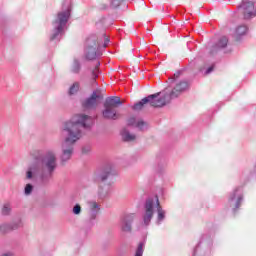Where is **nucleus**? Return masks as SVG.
<instances>
[{
	"label": "nucleus",
	"instance_id": "obj_29",
	"mask_svg": "<svg viewBox=\"0 0 256 256\" xmlns=\"http://www.w3.org/2000/svg\"><path fill=\"white\" fill-rule=\"evenodd\" d=\"M143 243H140L135 251L134 256H143Z\"/></svg>",
	"mask_w": 256,
	"mask_h": 256
},
{
	"label": "nucleus",
	"instance_id": "obj_30",
	"mask_svg": "<svg viewBox=\"0 0 256 256\" xmlns=\"http://www.w3.org/2000/svg\"><path fill=\"white\" fill-rule=\"evenodd\" d=\"M100 63L98 62L96 65V68L92 71V77L93 79H97V77H99L98 73H99V69H97V67H99Z\"/></svg>",
	"mask_w": 256,
	"mask_h": 256
},
{
	"label": "nucleus",
	"instance_id": "obj_3",
	"mask_svg": "<svg viewBox=\"0 0 256 256\" xmlns=\"http://www.w3.org/2000/svg\"><path fill=\"white\" fill-rule=\"evenodd\" d=\"M71 19V2L66 1L62 4V10L57 13L52 21V31L50 41H61L65 31H67V23Z\"/></svg>",
	"mask_w": 256,
	"mask_h": 256
},
{
	"label": "nucleus",
	"instance_id": "obj_8",
	"mask_svg": "<svg viewBox=\"0 0 256 256\" xmlns=\"http://www.w3.org/2000/svg\"><path fill=\"white\" fill-rule=\"evenodd\" d=\"M243 202V188L241 186L236 187L232 192H230L228 197V205L235 211L241 207Z\"/></svg>",
	"mask_w": 256,
	"mask_h": 256
},
{
	"label": "nucleus",
	"instance_id": "obj_18",
	"mask_svg": "<svg viewBox=\"0 0 256 256\" xmlns=\"http://www.w3.org/2000/svg\"><path fill=\"white\" fill-rule=\"evenodd\" d=\"M119 105H123V102H121V98L115 96L106 98L104 103V107H111L112 109H117Z\"/></svg>",
	"mask_w": 256,
	"mask_h": 256
},
{
	"label": "nucleus",
	"instance_id": "obj_13",
	"mask_svg": "<svg viewBox=\"0 0 256 256\" xmlns=\"http://www.w3.org/2000/svg\"><path fill=\"white\" fill-rule=\"evenodd\" d=\"M88 206V219L90 223H93L95 219H97V215H99V211H101V204L95 200H90L87 202Z\"/></svg>",
	"mask_w": 256,
	"mask_h": 256
},
{
	"label": "nucleus",
	"instance_id": "obj_16",
	"mask_svg": "<svg viewBox=\"0 0 256 256\" xmlns=\"http://www.w3.org/2000/svg\"><path fill=\"white\" fill-rule=\"evenodd\" d=\"M127 125L129 127H136L139 131H145L147 129V123L143 120H137L135 117H130L127 120Z\"/></svg>",
	"mask_w": 256,
	"mask_h": 256
},
{
	"label": "nucleus",
	"instance_id": "obj_22",
	"mask_svg": "<svg viewBox=\"0 0 256 256\" xmlns=\"http://www.w3.org/2000/svg\"><path fill=\"white\" fill-rule=\"evenodd\" d=\"M227 43H229V39H227V37L223 36L218 40V42L215 46V49L216 50L225 49V47L227 46Z\"/></svg>",
	"mask_w": 256,
	"mask_h": 256
},
{
	"label": "nucleus",
	"instance_id": "obj_25",
	"mask_svg": "<svg viewBox=\"0 0 256 256\" xmlns=\"http://www.w3.org/2000/svg\"><path fill=\"white\" fill-rule=\"evenodd\" d=\"M247 30H248V28H247V26L246 25H240V26H238L237 28H236V36L237 37H241V36H243V35H245L246 33H247Z\"/></svg>",
	"mask_w": 256,
	"mask_h": 256
},
{
	"label": "nucleus",
	"instance_id": "obj_11",
	"mask_svg": "<svg viewBox=\"0 0 256 256\" xmlns=\"http://www.w3.org/2000/svg\"><path fill=\"white\" fill-rule=\"evenodd\" d=\"M239 9L242 10L244 19H251L252 17H256L255 4L251 0H243L239 6Z\"/></svg>",
	"mask_w": 256,
	"mask_h": 256
},
{
	"label": "nucleus",
	"instance_id": "obj_19",
	"mask_svg": "<svg viewBox=\"0 0 256 256\" xmlns=\"http://www.w3.org/2000/svg\"><path fill=\"white\" fill-rule=\"evenodd\" d=\"M121 135H122L123 141H126L127 143H131V142L135 141V139H137V136H135V134H131V132H129V130H127V128H124L121 131Z\"/></svg>",
	"mask_w": 256,
	"mask_h": 256
},
{
	"label": "nucleus",
	"instance_id": "obj_17",
	"mask_svg": "<svg viewBox=\"0 0 256 256\" xmlns=\"http://www.w3.org/2000/svg\"><path fill=\"white\" fill-rule=\"evenodd\" d=\"M102 115H103L104 119H109L111 121H115L117 119V109L109 107V106H104Z\"/></svg>",
	"mask_w": 256,
	"mask_h": 256
},
{
	"label": "nucleus",
	"instance_id": "obj_4",
	"mask_svg": "<svg viewBox=\"0 0 256 256\" xmlns=\"http://www.w3.org/2000/svg\"><path fill=\"white\" fill-rule=\"evenodd\" d=\"M155 209L157 211L156 225H161L166 219L167 212L161 207L159 197L153 196L146 199L144 203V212L142 215V227H149L153 215H155Z\"/></svg>",
	"mask_w": 256,
	"mask_h": 256
},
{
	"label": "nucleus",
	"instance_id": "obj_27",
	"mask_svg": "<svg viewBox=\"0 0 256 256\" xmlns=\"http://www.w3.org/2000/svg\"><path fill=\"white\" fill-rule=\"evenodd\" d=\"M83 209L81 208L80 204H75L72 208L73 215H81Z\"/></svg>",
	"mask_w": 256,
	"mask_h": 256
},
{
	"label": "nucleus",
	"instance_id": "obj_21",
	"mask_svg": "<svg viewBox=\"0 0 256 256\" xmlns=\"http://www.w3.org/2000/svg\"><path fill=\"white\" fill-rule=\"evenodd\" d=\"M79 89H81L80 82H74L68 89V95L72 97L73 95H77L79 93Z\"/></svg>",
	"mask_w": 256,
	"mask_h": 256
},
{
	"label": "nucleus",
	"instance_id": "obj_10",
	"mask_svg": "<svg viewBox=\"0 0 256 256\" xmlns=\"http://www.w3.org/2000/svg\"><path fill=\"white\" fill-rule=\"evenodd\" d=\"M102 99L103 94H101V91L95 90L92 92L91 96L82 103V106L84 109H95Z\"/></svg>",
	"mask_w": 256,
	"mask_h": 256
},
{
	"label": "nucleus",
	"instance_id": "obj_2",
	"mask_svg": "<svg viewBox=\"0 0 256 256\" xmlns=\"http://www.w3.org/2000/svg\"><path fill=\"white\" fill-rule=\"evenodd\" d=\"M57 169V154L53 150L38 153L26 170L28 181H40L47 185Z\"/></svg>",
	"mask_w": 256,
	"mask_h": 256
},
{
	"label": "nucleus",
	"instance_id": "obj_9",
	"mask_svg": "<svg viewBox=\"0 0 256 256\" xmlns=\"http://www.w3.org/2000/svg\"><path fill=\"white\" fill-rule=\"evenodd\" d=\"M211 240L202 239L193 250L192 256H211Z\"/></svg>",
	"mask_w": 256,
	"mask_h": 256
},
{
	"label": "nucleus",
	"instance_id": "obj_33",
	"mask_svg": "<svg viewBox=\"0 0 256 256\" xmlns=\"http://www.w3.org/2000/svg\"><path fill=\"white\" fill-rule=\"evenodd\" d=\"M0 256H14V254L11 251H7V252L2 253Z\"/></svg>",
	"mask_w": 256,
	"mask_h": 256
},
{
	"label": "nucleus",
	"instance_id": "obj_26",
	"mask_svg": "<svg viewBox=\"0 0 256 256\" xmlns=\"http://www.w3.org/2000/svg\"><path fill=\"white\" fill-rule=\"evenodd\" d=\"M33 189H34L33 184H30V183L26 184L24 187V195L26 197H29V195L33 193Z\"/></svg>",
	"mask_w": 256,
	"mask_h": 256
},
{
	"label": "nucleus",
	"instance_id": "obj_7",
	"mask_svg": "<svg viewBox=\"0 0 256 256\" xmlns=\"http://www.w3.org/2000/svg\"><path fill=\"white\" fill-rule=\"evenodd\" d=\"M161 93L151 94L142 100H140L138 103L134 104L132 109L134 111H141V109L145 108V105H150V107H156L161 108L165 107V102L162 100L161 97H159Z\"/></svg>",
	"mask_w": 256,
	"mask_h": 256
},
{
	"label": "nucleus",
	"instance_id": "obj_6",
	"mask_svg": "<svg viewBox=\"0 0 256 256\" xmlns=\"http://www.w3.org/2000/svg\"><path fill=\"white\" fill-rule=\"evenodd\" d=\"M189 89V82L187 80H181L177 82L173 89L166 88L163 92H159L160 98L164 102V106L171 103L172 99H177L181 93H185Z\"/></svg>",
	"mask_w": 256,
	"mask_h": 256
},
{
	"label": "nucleus",
	"instance_id": "obj_23",
	"mask_svg": "<svg viewBox=\"0 0 256 256\" xmlns=\"http://www.w3.org/2000/svg\"><path fill=\"white\" fill-rule=\"evenodd\" d=\"M81 71V63L79 60L74 59L72 66H71V73H75L76 75L79 74Z\"/></svg>",
	"mask_w": 256,
	"mask_h": 256
},
{
	"label": "nucleus",
	"instance_id": "obj_28",
	"mask_svg": "<svg viewBox=\"0 0 256 256\" xmlns=\"http://www.w3.org/2000/svg\"><path fill=\"white\" fill-rule=\"evenodd\" d=\"M125 0H110V6L113 9H117V7H119L121 5V3H123Z\"/></svg>",
	"mask_w": 256,
	"mask_h": 256
},
{
	"label": "nucleus",
	"instance_id": "obj_1",
	"mask_svg": "<svg viewBox=\"0 0 256 256\" xmlns=\"http://www.w3.org/2000/svg\"><path fill=\"white\" fill-rule=\"evenodd\" d=\"M95 123V119L89 115L77 114L71 120L66 121L61 126L60 135L62 137L61 142V163L65 165L67 161L73 157V151H75V143L83 137V130L91 129Z\"/></svg>",
	"mask_w": 256,
	"mask_h": 256
},
{
	"label": "nucleus",
	"instance_id": "obj_20",
	"mask_svg": "<svg viewBox=\"0 0 256 256\" xmlns=\"http://www.w3.org/2000/svg\"><path fill=\"white\" fill-rule=\"evenodd\" d=\"M11 213H13V205L11 204V202H5L1 208V215L3 217H9Z\"/></svg>",
	"mask_w": 256,
	"mask_h": 256
},
{
	"label": "nucleus",
	"instance_id": "obj_24",
	"mask_svg": "<svg viewBox=\"0 0 256 256\" xmlns=\"http://www.w3.org/2000/svg\"><path fill=\"white\" fill-rule=\"evenodd\" d=\"M109 195V187L103 188V186H99L98 188V197L99 199H105Z\"/></svg>",
	"mask_w": 256,
	"mask_h": 256
},
{
	"label": "nucleus",
	"instance_id": "obj_5",
	"mask_svg": "<svg viewBox=\"0 0 256 256\" xmlns=\"http://www.w3.org/2000/svg\"><path fill=\"white\" fill-rule=\"evenodd\" d=\"M109 37L104 36V43L101 45L96 35L89 36L85 41V57L88 61H93L101 55V49H105L109 45Z\"/></svg>",
	"mask_w": 256,
	"mask_h": 256
},
{
	"label": "nucleus",
	"instance_id": "obj_34",
	"mask_svg": "<svg viewBox=\"0 0 256 256\" xmlns=\"http://www.w3.org/2000/svg\"><path fill=\"white\" fill-rule=\"evenodd\" d=\"M180 75H181V72H176L174 74V79H179Z\"/></svg>",
	"mask_w": 256,
	"mask_h": 256
},
{
	"label": "nucleus",
	"instance_id": "obj_12",
	"mask_svg": "<svg viewBox=\"0 0 256 256\" xmlns=\"http://www.w3.org/2000/svg\"><path fill=\"white\" fill-rule=\"evenodd\" d=\"M111 175H115V169L113 166L108 165L94 175V181H96V183H105Z\"/></svg>",
	"mask_w": 256,
	"mask_h": 256
},
{
	"label": "nucleus",
	"instance_id": "obj_14",
	"mask_svg": "<svg viewBox=\"0 0 256 256\" xmlns=\"http://www.w3.org/2000/svg\"><path fill=\"white\" fill-rule=\"evenodd\" d=\"M21 228H23V220L18 218L10 223L0 224V233H10V231H17Z\"/></svg>",
	"mask_w": 256,
	"mask_h": 256
},
{
	"label": "nucleus",
	"instance_id": "obj_15",
	"mask_svg": "<svg viewBox=\"0 0 256 256\" xmlns=\"http://www.w3.org/2000/svg\"><path fill=\"white\" fill-rule=\"evenodd\" d=\"M134 220H135V214L125 215L120 221L121 231H123L124 233H131Z\"/></svg>",
	"mask_w": 256,
	"mask_h": 256
},
{
	"label": "nucleus",
	"instance_id": "obj_32",
	"mask_svg": "<svg viewBox=\"0 0 256 256\" xmlns=\"http://www.w3.org/2000/svg\"><path fill=\"white\" fill-rule=\"evenodd\" d=\"M213 66H210L206 71H205V75H209L210 73H213Z\"/></svg>",
	"mask_w": 256,
	"mask_h": 256
},
{
	"label": "nucleus",
	"instance_id": "obj_31",
	"mask_svg": "<svg viewBox=\"0 0 256 256\" xmlns=\"http://www.w3.org/2000/svg\"><path fill=\"white\" fill-rule=\"evenodd\" d=\"M89 151H91V147H89V146H84L82 148V153H89Z\"/></svg>",
	"mask_w": 256,
	"mask_h": 256
}]
</instances>
